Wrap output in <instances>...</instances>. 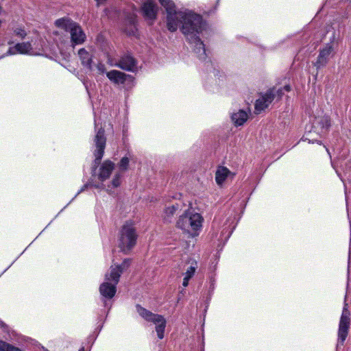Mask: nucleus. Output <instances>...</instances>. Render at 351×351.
I'll return each instance as SVG.
<instances>
[{
	"instance_id": "obj_8",
	"label": "nucleus",
	"mask_w": 351,
	"mask_h": 351,
	"mask_svg": "<svg viewBox=\"0 0 351 351\" xmlns=\"http://www.w3.org/2000/svg\"><path fill=\"white\" fill-rule=\"evenodd\" d=\"M331 120L328 115L315 117L313 121V131L319 136L326 134L330 127Z\"/></svg>"
},
{
	"instance_id": "obj_29",
	"label": "nucleus",
	"mask_w": 351,
	"mask_h": 351,
	"mask_svg": "<svg viewBox=\"0 0 351 351\" xmlns=\"http://www.w3.org/2000/svg\"><path fill=\"white\" fill-rule=\"evenodd\" d=\"M274 90V93H275V97L276 95L278 96V97H281L282 95L284 94V92H283V89L282 88H279L277 90H276L275 88H273Z\"/></svg>"
},
{
	"instance_id": "obj_33",
	"label": "nucleus",
	"mask_w": 351,
	"mask_h": 351,
	"mask_svg": "<svg viewBox=\"0 0 351 351\" xmlns=\"http://www.w3.org/2000/svg\"><path fill=\"white\" fill-rule=\"evenodd\" d=\"M88 187V185L87 184H84L82 188L80 189V191H79V193H81L82 191H84L86 188Z\"/></svg>"
},
{
	"instance_id": "obj_18",
	"label": "nucleus",
	"mask_w": 351,
	"mask_h": 351,
	"mask_svg": "<svg viewBox=\"0 0 351 351\" xmlns=\"http://www.w3.org/2000/svg\"><path fill=\"white\" fill-rule=\"evenodd\" d=\"M78 56L81 60L82 64L88 69L89 70H92V62H93V56L87 51L84 48H82L78 51Z\"/></svg>"
},
{
	"instance_id": "obj_26",
	"label": "nucleus",
	"mask_w": 351,
	"mask_h": 351,
	"mask_svg": "<svg viewBox=\"0 0 351 351\" xmlns=\"http://www.w3.org/2000/svg\"><path fill=\"white\" fill-rule=\"evenodd\" d=\"M14 34L21 38V39H23L27 36V33L25 30L22 27H16L13 30Z\"/></svg>"
},
{
	"instance_id": "obj_30",
	"label": "nucleus",
	"mask_w": 351,
	"mask_h": 351,
	"mask_svg": "<svg viewBox=\"0 0 351 351\" xmlns=\"http://www.w3.org/2000/svg\"><path fill=\"white\" fill-rule=\"evenodd\" d=\"M191 278L186 277V276H184V279H183V282H182V285L183 287H187L188 285H189V281Z\"/></svg>"
},
{
	"instance_id": "obj_20",
	"label": "nucleus",
	"mask_w": 351,
	"mask_h": 351,
	"mask_svg": "<svg viewBox=\"0 0 351 351\" xmlns=\"http://www.w3.org/2000/svg\"><path fill=\"white\" fill-rule=\"evenodd\" d=\"M230 173V171L228 168L224 167H219L216 171L215 174V180L217 183L218 184H221L225 181Z\"/></svg>"
},
{
	"instance_id": "obj_3",
	"label": "nucleus",
	"mask_w": 351,
	"mask_h": 351,
	"mask_svg": "<svg viewBox=\"0 0 351 351\" xmlns=\"http://www.w3.org/2000/svg\"><path fill=\"white\" fill-rule=\"evenodd\" d=\"M56 25L58 27L69 32L71 34V40L73 44H82L86 39V34L81 27L70 19L61 18L56 21Z\"/></svg>"
},
{
	"instance_id": "obj_35",
	"label": "nucleus",
	"mask_w": 351,
	"mask_h": 351,
	"mask_svg": "<svg viewBox=\"0 0 351 351\" xmlns=\"http://www.w3.org/2000/svg\"><path fill=\"white\" fill-rule=\"evenodd\" d=\"M84 347H82V348H81L79 350V351H84Z\"/></svg>"
},
{
	"instance_id": "obj_27",
	"label": "nucleus",
	"mask_w": 351,
	"mask_h": 351,
	"mask_svg": "<svg viewBox=\"0 0 351 351\" xmlns=\"http://www.w3.org/2000/svg\"><path fill=\"white\" fill-rule=\"evenodd\" d=\"M111 184L112 187L117 188L121 184V175L116 173L112 180Z\"/></svg>"
},
{
	"instance_id": "obj_9",
	"label": "nucleus",
	"mask_w": 351,
	"mask_h": 351,
	"mask_svg": "<svg viewBox=\"0 0 351 351\" xmlns=\"http://www.w3.org/2000/svg\"><path fill=\"white\" fill-rule=\"evenodd\" d=\"M131 263V259L125 258L123 260L121 265H115V267L111 266L110 273L106 274V278L112 279L114 283H118L121 274L127 269Z\"/></svg>"
},
{
	"instance_id": "obj_34",
	"label": "nucleus",
	"mask_w": 351,
	"mask_h": 351,
	"mask_svg": "<svg viewBox=\"0 0 351 351\" xmlns=\"http://www.w3.org/2000/svg\"><path fill=\"white\" fill-rule=\"evenodd\" d=\"M97 2V5L104 2L105 0H95Z\"/></svg>"
},
{
	"instance_id": "obj_17",
	"label": "nucleus",
	"mask_w": 351,
	"mask_h": 351,
	"mask_svg": "<svg viewBox=\"0 0 351 351\" xmlns=\"http://www.w3.org/2000/svg\"><path fill=\"white\" fill-rule=\"evenodd\" d=\"M108 78L116 84H123L126 80V74L117 70H112L106 73Z\"/></svg>"
},
{
	"instance_id": "obj_19",
	"label": "nucleus",
	"mask_w": 351,
	"mask_h": 351,
	"mask_svg": "<svg viewBox=\"0 0 351 351\" xmlns=\"http://www.w3.org/2000/svg\"><path fill=\"white\" fill-rule=\"evenodd\" d=\"M247 113L243 110H239L237 112L233 113L231 116L232 121L234 122L235 125H242L247 119Z\"/></svg>"
},
{
	"instance_id": "obj_13",
	"label": "nucleus",
	"mask_w": 351,
	"mask_h": 351,
	"mask_svg": "<svg viewBox=\"0 0 351 351\" xmlns=\"http://www.w3.org/2000/svg\"><path fill=\"white\" fill-rule=\"evenodd\" d=\"M332 51V46L329 44L319 51L317 60L314 63V65L316 66L317 69H320L326 65L330 59Z\"/></svg>"
},
{
	"instance_id": "obj_7",
	"label": "nucleus",
	"mask_w": 351,
	"mask_h": 351,
	"mask_svg": "<svg viewBox=\"0 0 351 351\" xmlns=\"http://www.w3.org/2000/svg\"><path fill=\"white\" fill-rule=\"evenodd\" d=\"M104 130L102 128H100L96 133V135L94 138L95 145L96 147L95 150L94 151V156L95 159L94 160V164L93 166V169L94 170L99 166L101 163V160L103 158L104 154V149L106 147V138L104 134Z\"/></svg>"
},
{
	"instance_id": "obj_16",
	"label": "nucleus",
	"mask_w": 351,
	"mask_h": 351,
	"mask_svg": "<svg viewBox=\"0 0 351 351\" xmlns=\"http://www.w3.org/2000/svg\"><path fill=\"white\" fill-rule=\"evenodd\" d=\"M142 10L145 17L149 19H156L157 9L156 4L152 0H147L143 3Z\"/></svg>"
},
{
	"instance_id": "obj_5",
	"label": "nucleus",
	"mask_w": 351,
	"mask_h": 351,
	"mask_svg": "<svg viewBox=\"0 0 351 351\" xmlns=\"http://www.w3.org/2000/svg\"><path fill=\"white\" fill-rule=\"evenodd\" d=\"M138 313L146 321L153 322L156 324V332L160 339L164 338L165 329L166 327V320L163 316L154 314L147 309L142 307L141 305L136 306Z\"/></svg>"
},
{
	"instance_id": "obj_2",
	"label": "nucleus",
	"mask_w": 351,
	"mask_h": 351,
	"mask_svg": "<svg viewBox=\"0 0 351 351\" xmlns=\"http://www.w3.org/2000/svg\"><path fill=\"white\" fill-rule=\"evenodd\" d=\"M203 221L204 219L200 214L188 210L180 216L176 226L191 237H194L199 235Z\"/></svg>"
},
{
	"instance_id": "obj_1",
	"label": "nucleus",
	"mask_w": 351,
	"mask_h": 351,
	"mask_svg": "<svg viewBox=\"0 0 351 351\" xmlns=\"http://www.w3.org/2000/svg\"><path fill=\"white\" fill-rule=\"evenodd\" d=\"M159 2L167 14L168 29L173 32L180 26L182 34L193 45V51L198 58L205 60L207 57L205 45L199 37L205 27L202 16L191 11L177 12L176 5L171 0H159Z\"/></svg>"
},
{
	"instance_id": "obj_10",
	"label": "nucleus",
	"mask_w": 351,
	"mask_h": 351,
	"mask_svg": "<svg viewBox=\"0 0 351 351\" xmlns=\"http://www.w3.org/2000/svg\"><path fill=\"white\" fill-rule=\"evenodd\" d=\"M116 66L123 70L134 72L137 69V60L131 54L126 53L121 57Z\"/></svg>"
},
{
	"instance_id": "obj_6",
	"label": "nucleus",
	"mask_w": 351,
	"mask_h": 351,
	"mask_svg": "<svg viewBox=\"0 0 351 351\" xmlns=\"http://www.w3.org/2000/svg\"><path fill=\"white\" fill-rule=\"evenodd\" d=\"M350 327V312L348 304L345 303L340 317L338 332L337 346H343L348 335Z\"/></svg>"
},
{
	"instance_id": "obj_22",
	"label": "nucleus",
	"mask_w": 351,
	"mask_h": 351,
	"mask_svg": "<svg viewBox=\"0 0 351 351\" xmlns=\"http://www.w3.org/2000/svg\"><path fill=\"white\" fill-rule=\"evenodd\" d=\"M0 351H23L19 348L14 346L4 341L0 340Z\"/></svg>"
},
{
	"instance_id": "obj_24",
	"label": "nucleus",
	"mask_w": 351,
	"mask_h": 351,
	"mask_svg": "<svg viewBox=\"0 0 351 351\" xmlns=\"http://www.w3.org/2000/svg\"><path fill=\"white\" fill-rule=\"evenodd\" d=\"M130 162V158L127 156L123 157L120 162L118 163V167L120 171H125L128 169Z\"/></svg>"
},
{
	"instance_id": "obj_23",
	"label": "nucleus",
	"mask_w": 351,
	"mask_h": 351,
	"mask_svg": "<svg viewBox=\"0 0 351 351\" xmlns=\"http://www.w3.org/2000/svg\"><path fill=\"white\" fill-rule=\"evenodd\" d=\"M180 208V205L178 204H173L171 206L167 207L165 210V219H169Z\"/></svg>"
},
{
	"instance_id": "obj_15",
	"label": "nucleus",
	"mask_w": 351,
	"mask_h": 351,
	"mask_svg": "<svg viewBox=\"0 0 351 351\" xmlns=\"http://www.w3.org/2000/svg\"><path fill=\"white\" fill-rule=\"evenodd\" d=\"M114 168V163L113 162L110 161V160H105L99 168V173L98 175L99 180L101 182H104L109 178Z\"/></svg>"
},
{
	"instance_id": "obj_14",
	"label": "nucleus",
	"mask_w": 351,
	"mask_h": 351,
	"mask_svg": "<svg viewBox=\"0 0 351 351\" xmlns=\"http://www.w3.org/2000/svg\"><path fill=\"white\" fill-rule=\"evenodd\" d=\"M33 48L31 43L23 42L17 43L14 46L10 47L8 53L10 55H15L16 53L31 54Z\"/></svg>"
},
{
	"instance_id": "obj_28",
	"label": "nucleus",
	"mask_w": 351,
	"mask_h": 351,
	"mask_svg": "<svg viewBox=\"0 0 351 351\" xmlns=\"http://www.w3.org/2000/svg\"><path fill=\"white\" fill-rule=\"evenodd\" d=\"M97 69L101 73H104L106 72L105 65L101 63L97 64Z\"/></svg>"
},
{
	"instance_id": "obj_21",
	"label": "nucleus",
	"mask_w": 351,
	"mask_h": 351,
	"mask_svg": "<svg viewBox=\"0 0 351 351\" xmlns=\"http://www.w3.org/2000/svg\"><path fill=\"white\" fill-rule=\"evenodd\" d=\"M128 21V25L125 27L124 32L129 36L134 35L136 31L135 17L131 16Z\"/></svg>"
},
{
	"instance_id": "obj_32",
	"label": "nucleus",
	"mask_w": 351,
	"mask_h": 351,
	"mask_svg": "<svg viewBox=\"0 0 351 351\" xmlns=\"http://www.w3.org/2000/svg\"><path fill=\"white\" fill-rule=\"evenodd\" d=\"M306 140H308V143H315V142H316V143H321V142H320V141H317V140H310V139H308V138H305V140H304V141H306Z\"/></svg>"
},
{
	"instance_id": "obj_36",
	"label": "nucleus",
	"mask_w": 351,
	"mask_h": 351,
	"mask_svg": "<svg viewBox=\"0 0 351 351\" xmlns=\"http://www.w3.org/2000/svg\"><path fill=\"white\" fill-rule=\"evenodd\" d=\"M95 127H97V123H96V121H95Z\"/></svg>"
},
{
	"instance_id": "obj_25",
	"label": "nucleus",
	"mask_w": 351,
	"mask_h": 351,
	"mask_svg": "<svg viewBox=\"0 0 351 351\" xmlns=\"http://www.w3.org/2000/svg\"><path fill=\"white\" fill-rule=\"evenodd\" d=\"M197 267V263L196 261L192 263L191 266L187 269V270L185 273V276H186L189 278H191L193 276Z\"/></svg>"
},
{
	"instance_id": "obj_12",
	"label": "nucleus",
	"mask_w": 351,
	"mask_h": 351,
	"mask_svg": "<svg viewBox=\"0 0 351 351\" xmlns=\"http://www.w3.org/2000/svg\"><path fill=\"white\" fill-rule=\"evenodd\" d=\"M117 284L118 283L115 284L112 279L107 280L106 274L105 282L101 283L99 287V292L101 295L107 299L112 298L116 293Z\"/></svg>"
},
{
	"instance_id": "obj_4",
	"label": "nucleus",
	"mask_w": 351,
	"mask_h": 351,
	"mask_svg": "<svg viewBox=\"0 0 351 351\" xmlns=\"http://www.w3.org/2000/svg\"><path fill=\"white\" fill-rule=\"evenodd\" d=\"M137 234L132 223H126L121 230L119 247L124 253H128L136 243Z\"/></svg>"
},
{
	"instance_id": "obj_11",
	"label": "nucleus",
	"mask_w": 351,
	"mask_h": 351,
	"mask_svg": "<svg viewBox=\"0 0 351 351\" xmlns=\"http://www.w3.org/2000/svg\"><path fill=\"white\" fill-rule=\"evenodd\" d=\"M275 93L274 89L268 90L263 95L256 101L255 111L260 113L262 110L267 108L269 105L274 101Z\"/></svg>"
},
{
	"instance_id": "obj_31",
	"label": "nucleus",
	"mask_w": 351,
	"mask_h": 351,
	"mask_svg": "<svg viewBox=\"0 0 351 351\" xmlns=\"http://www.w3.org/2000/svg\"><path fill=\"white\" fill-rule=\"evenodd\" d=\"M283 90L287 92H289L291 90V86L289 85H285L283 88H282Z\"/></svg>"
}]
</instances>
